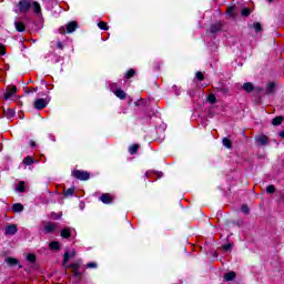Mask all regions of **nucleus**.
I'll use <instances>...</instances> for the list:
<instances>
[{
	"mask_svg": "<svg viewBox=\"0 0 284 284\" xmlns=\"http://www.w3.org/2000/svg\"><path fill=\"white\" fill-rule=\"evenodd\" d=\"M73 274H74L78 278H81V273L79 272V270H73Z\"/></svg>",
	"mask_w": 284,
	"mask_h": 284,
	"instance_id": "79ce46f5",
	"label": "nucleus"
},
{
	"mask_svg": "<svg viewBox=\"0 0 284 284\" xmlns=\"http://www.w3.org/2000/svg\"><path fill=\"white\" fill-rule=\"evenodd\" d=\"M27 261H29V263H34V261H37V256L34 254H28Z\"/></svg>",
	"mask_w": 284,
	"mask_h": 284,
	"instance_id": "a878e982",
	"label": "nucleus"
},
{
	"mask_svg": "<svg viewBox=\"0 0 284 284\" xmlns=\"http://www.w3.org/2000/svg\"><path fill=\"white\" fill-rule=\"evenodd\" d=\"M59 31H60V34H65V27H61V28L59 29Z\"/></svg>",
	"mask_w": 284,
	"mask_h": 284,
	"instance_id": "49530a36",
	"label": "nucleus"
},
{
	"mask_svg": "<svg viewBox=\"0 0 284 284\" xmlns=\"http://www.w3.org/2000/svg\"><path fill=\"white\" fill-rule=\"evenodd\" d=\"M223 250H224V252H227V251L232 250V244H225L223 246Z\"/></svg>",
	"mask_w": 284,
	"mask_h": 284,
	"instance_id": "58836bf2",
	"label": "nucleus"
},
{
	"mask_svg": "<svg viewBox=\"0 0 284 284\" xmlns=\"http://www.w3.org/2000/svg\"><path fill=\"white\" fill-rule=\"evenodd\" d=\"M51 219H53V221H59V219H61V215H59L57 213H52Z\"/></svg>",
	"mask_w": 284,
	"mask_h": 284,
	"instance_id": "4c0bfd02",
	"label": "nucleus"
},
{
	"mask_svg": "<svg viewBox=\"0 0 284 284\" xmlns=\"http://www.w3.org/2000/svg\"><path fill=\"white\" fill-rule=\"evenodd\" d=\"M60 236L62 239H70V236H72V232H70V229H64L61 231Z\"/></svg>",
	"mask_w": 284,
	"mask_h": 284,
	"instance_id": "f8f14e48",
	"label": "nucleus"
},
{
	"mask_svg": "<svg viewBox=\"0 0 284 284\" xmlns=\"http://www.w3.org/2000/svg\"><path fill=\"white\" fill-rule=\"evenodd\" d=\"M20 12L26 13L30 10V2L28 0H22L18 3Z\"/></svg>",
	"mask_w": 284,
	"mask_h": 284,
	"instance_id": "39448f33",
	"label": "nucleus"
},
{
	"mask_svg": "<svg viewBox=\"0 0 284 284\" xmlns=\"http://www.w3.org/2000/svg\"><path fill=\"white\" fill-rule=\"evenodd\" d=\"M30 145H31V148H34L37 145V143H34V141L31 140Z\"/></svg>",
	"mask_w": 284,
	"mask_h": 284,
	"instance_id": "09e8293b",
	"label": "nucleus"
},
{
	"mask_svg": "<svg viewBox=\"0 0 284 284\" xmlns=\"http://www.w3.org/2000/svg\"><path fill=\"white\" fill-rule=\"evenodd\" d=\"M77 28H79V24L77 23V21H71L67 24V32L68 34H72V32H74V30H77Z\"/></svg>",
	"mask_w": 284,
	"mask_h": 284,
	"instance_id": "6e6552de",
	"label": "nucleus"
},
{
	"mask_svg": "<svg viewBox=\"0 0 284 284\" xmlns=\"http://www.w3.org/2000/svg\"><path fill=\"white\" fill-rule=\"evenodd\" d=\"M69 267H71V270H79V264H71Z\"/></svg>",
	"mask_w": 284,
	"mask_h": 284,
	"instance_id": "c03bdc74",
	"label": "nucleus"
},
{
	"mask_svg": "<svg viewBox=\"0 0 284 284\" xmlns=\"http://www.w3.org/2000/svg\"><path fill=\"white\" fill-rule=\"evenodd\" d=\"M6 54V47L0 45V55Z\"/></svg>",
	"mask_w": 284,
	"mask_h": 284,
	"instance_id": "a19ab883",
	"label": "nucleus"
},
{
	"mask_svg": "<svg viewBox=\"0 0 284 284\" xmlns=\"http://www.w3.org/2000/svg\"><path fill=\"white\" fill-rule=\"evenodd\" d=\"M6 263L9 267H14V265H19V260L14 257H7Z\"/></svg>",
	"mask_w": 284,
	"mask_h": 284,
	"instance_id": "9d476101",
	"label": "nucleus"
},
{
	"mask_svg": "<svg viewBox=\"0 0 284 284\" xmlns=\"http://www.w3.org/2000/svg\"><path fill=\"white\" fill-rule=\"evenodd\" d=\"M134 74H136V71H134L133 69L129 70L125 74L126 79H132V77H134Z\"/></svg>",
	"mask_w": 284,
	"mask_h": 284,
	"instance_id": "cd10ccee",
	"label": "nucleus"
},
{
	"mask_svg": "<svg viewBox=\"0 0 284 284\" xmlns=\"http://www.w3.org/2000/svg\"><path fill=\"white\" fill-rule=\"evenodd\" d=\"M72 194H74V187H71L64 191L65 196H72Z\"/></svg>",
	"mask_w": 284,
	"mask_h": 284,
	"instance_id": "2f4dec72",
	"label": "nucleus"
},
{
	"mask_svg": "<svg viewBox=\"0 0 284 284\" xmlns=\"http://www.w3.org/2000/svg\"><path fill=\"white\" fill-rule=\"evenodd\" d=\"M220 92H223V94H227L229 90H227V88H221Z\"/></svg>",
	"mask_w": 284,
	"mask_h": 284,
	"instance_id": "a18cd8bd",
	"label": "nucleus"
},
{
	"mask_svg": "<svg viewBox=\"0 0 284 284\" xmlns=\"http://www.w3.org/2000/svg\"><path fill=\"white\" fill-rule=\"evenodd\" d=\"M57 230V225L54 223H48L44 225V234H52Z\"/></svg>",
	"mask_w": 284,
	"mask_h": 284,
	"instance_id": "1a4fd4ad",
	"label": "nucleus"
},
{
	"mask_svg": "<svg viewBox=\"0 0 284 284\" xmlns=\"http://www.w3.org/2000/svg\"><path fill=\"white\" fill-rule=\"evenodd\" d=\"M87 267H89V270H97L98 264L97 262H90L87 264Z\"/></svg>",
	"mask_w": 284,
	"mask_h": 284,
	"instance_id": "7c9ffc66",
	"label": "nucleus"
},
{
	"mask_svg": "<svg viewBox=\"0 0 284 284\" xmlns=\"http://www.w3.org/2000/svg\"><path fill=\"white\" fill-rule=\"evenodd\" d=\"M272 1H274V0H268V3H272Z\"/></svg>",
	"mask_w": 284,
	"mask_h": 284,
	"instance_id": "3c124183",
	"label": "nucleus"
},
{
	"mask_svg": "<svg viewBox=\"0 0 284 284\" xmlns=\"http://www.w3.org/2000/svg\"><path fill=\"white\" fill-rule=\"evenodd\" d=\"M243 90L245 92H254V84H252V82H246L243 84Z\"/></svg>",
	"mask_w": 284,
	"mask_h": 284,
	"instance_id": "9b49d317",
	"label": "nucleus"
},
{
	"mask_svg": "<svg viewBox=\"0 0 284 284\" xmlns=\"http://www.w3.org/2000/svg\"><path fill=\"white\" fill-rule=\"evenodd\" d=\"M222 143H223L224 148H227V150H230L232 148V141H230V139H227V138H224L222 140Z\"/></svg>",
	"mask_w": 284,
	"mask_h": 284,
	"instance_id": "a211bd4d",
	"label": "nucleus"
},
{
	"mask_svg": "<svg viewBox=\"0 0 284 284\" xmlns=\"http://www.w3.org/2000/svg\"><path fill=\"white\" fill-rule=\"evenodd\" d=\"M19 232V229L17 227V224H9L4 229V235L6 236H14Z\"/></svg>",
	"mask_w": 284,
	"mask_h": 284,
	"instance_id": "f03ea898",
	"label": "nucleus"
},
{
	"mask_svg": "<svg viewBox=\"0 0 284 284\" xmlns=\"http://www.w3.org/2000/svg\"><path fill=\"white\" fill-rule=\"evenodd\" d=\"M195 77H196L197 81H203V79H205V75L201 71H197L195 73Z\"/></svg>",
	"mask_w": 284,
	"mask_h": 284,
	"instance_id": "c85d7f7f",
	"label": "nucleus"
},
{
	"mask_svg": "<svg viewBox=\"0 0 284 284\" xmlns=\"http://www.w3.org/2000/svg\"><path fill=\"white\" fill-rule=\"evenodd\" d=\"M274 88H276L274 82H270L267 88H266V94H272V92H274Z\"/></svg>",
	"mask_w": 284,
	"mask_h": 284,
	"instance_id": "f3484780",
	"label": "nucleus"
},
{
	"mask_svg": "<svg viewBox=\"0 0 284 284\" xmlns=\"http://www.w3.org/2000/svg\"><path fill=\"white\" fill-rule=\"evenodd\" d=\"M47 106H48V102L45 99H38L33 103V108H36V110H43V108H47Z\"/></svg>",
	"mask_w": 284,
	"mask_h": 284,
	"instance_id": "20e7f679",
	"label": "nucleus"
},
{
	"mask_svg": "<svg viewBox=\"0 0 284 284\" xmlns=\"http://www.w3.org/2000/svg\"><path fill=\"white\" fill-rule=\"evenodd\" d=\"M253 28H254L255 32H261V30H262L261 23H258V22H255L253 24Z\"/></svg>",
	"mask_w": 284,
	"mask_h": 284,
	"instance_id": "72a5a7b5",
	"label": "nucleus"
},
{
	"mask_svg": "<svg viewBox=\"0 0 284 284\" xmlns=\"http://www.w3.org/2000/svg\"><path fill=\"white\" fill-rule=\"evenodd\" d=\"M68 261H70V252H65L64 253V257H63V265H65V263H68Z\"/></svg>",
	"mask_w": 284,
	"mask_h": 284,
	"instance_id": "f704fd0d",
	"label": "nucleus"
},
{
	"mask_svg": "<svg viewBox=\"0 0 284 284\" xmlns=\"http://www.w3.org/2000/svg\"><path fill=\"white\" fill-rule=\"evenodd\" d=\"M207 101H209V103H215L216 102V95H214L213 93L209 94Z\"/></svg>",
	"mask_w": 284,
	"mask_h": 284,
	"instance_id": "c756f323",
	"label": "nucleus"
},
{
	"mask_svg": "<svg viewBox=\"0 0 284 284\" xmlns=\"http://www.w3.org/2000/svg\"><path fill=\"white\" fill-rule=\"evenodd\" d=\"M12 210H13V212H23V204L16 203V204H13Z\"/></svg>",
	"mask_w": 284,
	"mask_h": 284,
	"instance_id": "dca6fc26",
	"label": "nucleus"
},
{
	"mask_svg": "<svg viewBox=\"0 0 284 284\" xmlns=\"http://www.w3.org/2000/svg\"><path fill=\"white\" fill-rule=\"evenodd\" d=\"M33 10L36 14H40L41 13V4H39V2H33Z\"/></svg>",
	"mask_w": 284,
	"mask_h": 284,
	"instance_id": "5701e85b",
	"label": "nucleus"
},
{
	"mask_svg": "<svg viewBox=\"0 0 284 284\" xmlns=\"http://www.w3.org/2000/svg\"><path fill=\"white\" fill-rule=\"evenodd\" d=\"M98 28H100V30H108V23L100 21L98 23Z\"/></svg>",
	"mask_w": 284,
	"mask_h": 284,
	"instance_id": "bb28decb",
	"label": "nucleus"
},
{
	"mask_svg": "<svg viewBox=\"0 0 284 284\" xmlns=\"http://www.w3.org/2000/svg\"><path fill=\"white\" fill-rule=\"evenodd\" d=\"M250 14H251V11H250L248 8H244V9L242 10V17H250Z\"/></svg>",
	"mask_w": 284,
	"mask_h": 284,
	"instance_id": "473e14b6",
	"label": "nucleus"
},
{
	"mask_svg": "<svg viewBox=\"0 0 284 284\" xmlns=\"http://www.w3.org/2000/svg\"><path fill=\"white\" fill-rule=\"evenodd\" d=\"M18 192H26V183L20 182L17 186Z\"/></svg>",
	"mask_w": 284,
	"mask_h": 284,
	"instance_id": "b1692460",
	"label": "nucleus"
},
{
	"mask_svg": "<svg viewBox=\"0 0 284 284\" xmlns=\"http://www.w3.org/2000/svg\"><path fill=\"white\" fill-rule=\"evenodd\" d=\"M219 30H221V24H219L217 28L216 27L211 28L212 32H219Z\"/></svg>",
	"mask_w": 284,
	"mask_h": 284,
	"instance_id": "ea45409f",
	"label": "nucleus"
},
{
	"mask_svg": "<svg viewBox=\"0 0 284 284\" xmlns=\"http://www.w3.org/2000/svg\"><path fill=\"white\" fill-rule=\"evenodd\" d=\"M283 123V116H276L272 121V125H281Z\"/></svg>",
	"mask_w": 284,
	"mask_h": 284,
	"instance_id": "aec40b11",
	"label": "nucleus"
},
{
	"mask_svg": "<svg viewBox=\"0 0 284 284\" xmlns=\"http://www.w3.org/2000/svg\"><path fill=\"white\" fill-rule=\"evenodd\" d=\"M266 192L267 194H274L276 192V187H274V185H268L266 187Z\"/></svg>",
	"mask_w": 284,
	"mask_h": 284,
	"instance_id": "393cba45",
	"label": "nucleus"
},
{
	"mask_svg": "<svg viewBox=\"0 0 284 284\" xmlns=\"http://www.w3.org/2000/svg\"><path fill=\"white\" fill-rule=\"evenodd\" d=\"M280 136H281V139H284V131L280 132Z\"/></svg>",
	"mask_w": 284,
	"mask_h": 284,
	"instance_id": "8fccbe9b",
	"label": "nucleus"
},
{
	"mask_svg": "<svg viewBox=\"0 0 284 284\" xmlns=\"http://www.w3.org/2000/svg\"><path fill=\"white\" fill-rule=\"evenodd\" d=\"M22 163L24 165H32L34 163V158L33 156H27L23 159Z\"/></svg>",
	"mask_w": 284,
	"mask_h": 284,
	"instance_id": "2eb2a0df",
	"label": "nucleus"
},
{
	"mask_svg": "<svg viewBox=\"0 0 284 284\" xmlns=\"http://www.w3.org/2000/svg\"><path fill=\"white\" fill-rule=\"evenodd\" d=\"M115 97H118V99H125L126 98L125 91L116 90L115 91Z\"/></svg>",
	"mask_w": 284,
	"mask_h": 284,
	"instance_id": "6ab92c4d",
	"label": "nucleus"
},
{
	"mask_svg": "<svg viewBox=\"0 0 284 284\" xmlns=\"http://www.w3.org/2000/svg\"><path fill=\"white\" fill-rule=\"evenodd\" d=\"M129 152H130V154H136V152H139V145L138 144H132L129 148Z\"/></svg>",
	"mask_w": 284,
	"mask_h": 284,
	"instance_id": "412c9836",
	"label": "nucleus"
},
{
	"mask_svg": "<svg viewBox=\"0 0 284 284\" xmlns=\"http://www.w3.org/2000/svg\"><path fill=\"white\" fill-rule=\"evenodd\" d=\"M69 256H71V258H74L77 256V251H72Z\"/></svg>",
	"mask_w": 284,
	"mask_h": 284,
	"instance_id": "de8ad7c7",
	"label": "nucleus"
},
{
	"mask_svg": "<svg viewBox=\"0 0 284 284\" xmlns=\"http://www.w3.org/2000/svg\"><path fill=\"white\" fill-rule=\"evenodd\" d=\"M255 141L257 145H267L270 143V139L266 135H257Z\"/></svg>",
	"mask_w": 284,
	"mask_h": 284,
	"instance_id": "423d86ee",
	"label": "nucleus"
},
{
	"mask_svg": "<svg viewBox=\"0 0 284 284\" xmlns=\"http://www.w3.org/2000/svg\"><path fill=\"white\" fill-rule=\"evenodd\" d=\"M100 201L103 202L105 205H110V203L114 201V197H112L110 193H104L101 195Z\"/></svg>",
	"mask_w": 284,
	"mask_h": 284,
	"instance_id": "0eeeda50",
	"label": "nucleus"
},
{
	"mask_svg": "<svg viewBox=\"0 0 284 284\" xmlns=\"http://www.w3.org/2000/svg\"><path fill=\"white\" fill-rule=\"evenodd\" d=\"M14 94H17V87L8 88L3 95L4 101L12 99V97H14Z\"/></svg>",
	"mask_w": 284,
	"mask_h": 284,
	"instance_id": "7ed1b4c3",
	"label": "nucleus"
},
{
	"mask_svg": "<svg viewBox=\"0 0 284 284\" xmlns=\"http://www.w3.org/2000/svg\"><path fill=\"white\" fill-rule=\"evenodd\" d=\"M57 48H58L59 50H63V43H61V41H58Z\"/></svg>",
	"mask_w": 284,
	"mask_h": 284,
	"instance_id": "37998d69",
	"label": "nucleus"
},
{
	"mask_svg": "<svg viewBox=\"0 0 284 284\" xmlns=\"http://www.w3.org/2000/svg\"><path fill=\"white\" fill-rule=\"evenodd\" d=\"M49 247L50 250H61V245L59 244V242L54 241L49 244Z\"/></svg>",
	"mask_w": 284,
	"mask_h": 284,
	"instance_id": "4be33fe9",
	"label": "nucleus"
},
{
	"mask_svg": "<svg viewBox=\"0 0 284 284\" xmlns=\"http://www.w3.org/2000/svg\"><path fill=\"white\" fill-rule=\"evenodd\" d=\"M243 214H250V207L247 205H242Z\"/></svg>",
	"mask_w": 284,
	"mask_h": 284,
	"instance_id": "c9c22d12",
	"label": "nucleus"
},
{
	"mask_svg": "<svg viewBox=\"0 0 284 284\" xmlns=\"http://www.w3.org/2000/svg\"><path fill=\"white\" fill-rule=\"evenodd\" d=\"M224 278L226 281H234L236 278V273L234 271H231L224 275Z\"/></svg>",
	"mask_w": 284,
	"mask_h": 284,
	"instance_id": "ddd939ff",
	"label": "nucleus"
},
{
	"mask_svg": "<svg viewBox=\"0 0 284 284\" xmlns=\"http://www.w3.org/2000/svg\"><path fill=\"white\" fill-rule=\"evenodd\" d=\"M260 92H263V89H258Z\"/></svg>",
	"mask_w": 284,
	"mask_h": 284,
	"instance_id": "603ef678",
	"label": "nucleus"
},
{
	"mask_svg": "<svg viewBox=\"0 0 284 284\" xmlns=\"http://www.w3.org/2000/svg\"><path fill=\"white\" fill-rule=\"evenodd\" d=\"M14 26H16V30L18 32H24L26 30V24H23V22H14Z\"/></svg>",
	"mask_w": 284,
	"mask_h": 284,
	"instance_id": "4468645a",
	"label": "nucleus"
},
{
	"mask_svg": "<svg viewBox=\"0 0 284 284\" xmlns=\"http://www.w3.org/2000/svg\"><path fill=\"white\" fill-rule=\"evenodd\" d=\"M72 176H74V179H79L80 181L90 180V174L88 173V171L74 170L72 171Z\"/></svg>",
	"mask_w": 284,
	"mask_h": 284,
	"instance_id": "f257e3e1",
	"label": "nucleus"
},
{
	"mask_svg": "<svg viewBox=\"0 0 284 284\" xmlns=\"http://www.w3.org/2000/svg\"><path fill=\"white\" fill-rule=\"evenodd\" d=\"M227 14H230V17H234V7L227 8Z\"/></svg>",
	"mask_w": 284,
	"mask_h": 284,
	"instance_id": "e433bc0d",
	"label": "nucleus"
}]
</instances>
